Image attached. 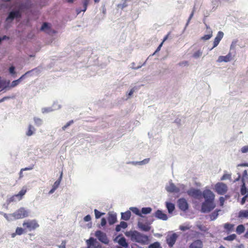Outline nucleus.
<instances>
[{
	"label": "nucleus",
	"instance_id": "nucleus-1",
	"mask_svg": "<svg viewBox=\"0 0 248 248\" xmlns=\"http://www.w3.org/2000/svg\"><path fill=\"white\" fill-rule=\"evenodd\" d=\"M131 239L133 241H135L141 244H146L149 241L148 237L140 233V232L134 231L131 232Z\"/></svg>",
	"mask_w": 248,
	"mask_h": 248
},
{
	"label": "nucleus",
	"instance_id": "nucleus-2",
	"mask_svg": "<svg viewBox=\"0 0 248 248\" xmlns=\"http://www.w3.org/2000/svg\"><path fill=\"white\" fill-rule=\"evenodd\" d=\"M215 206L214 202L205 201L202 203L201 211L202 213H208L212 210Z\"/></svg>",
	"mask_w": 248,
	"mask_h": 248
},
{
	"label": "nucleus",
	"instance_id": "nucleus-3",
	"mask_svg": "<svg viewBox=\"0 0 248 248\" xmlns=\"http://www.w3.org/2000/svg\"><path fill=\"white\" fill-rule=\"evenodd\" d=\"M215 191L219 195H224L228 190L227 186L222 182H218L215 186Z\"/></svg>",
	"mask_w": 248,
	"mask_h": 248
},
{
	"label": "nucleus",
	"instance_id": "nucleus-4",
	"mask_svg": "<svg viewBox=\"0 0 248 248\" xmlns=\"http://www.w3.org/2000/svg\"><path fill=\"white\" fill-rule=\"evenodd\" d=\"M23 226L25 230L28 229L30 231L36 229L39 226L37 221L35 220L24 221L23 223Z\"/></svg>",
	"mask_w": 248,
	"mask_h": 248
},
{
	"label": "nucleus",
	"instance_id": "nucleus-5",
	"mask_svg": "<svg viewBox=\"0 0 248 248\" xmlns=\"http://www.w3.org/2000/svg\"><path fill=\"white\" fill-rule=\"evenodd\" d=\"M28 216V212L24 208H20L12 214V216L16 219L23 218Z\"/></svg>",
	"mask_w": 248,
	"mask_h": 248
},
{
	"label": "nucleus",
	"instance_id": "nucleus-6",
	"mask_svg": "<svg viewBox=\"0 0 248 248\" xmlns=\"http://www.w3.org/2000/svg\"><path fill=\"white\" fill-rule=\"evenodd\" d=\"M187 193L189 196L195 199H200L202 197V192L199 189L191 188Z\"/></svg>",
	"mask_w": 248,
	"mask_h": 248
},
{
	"label": "nucleus",
	"instance_id": "nucleus-7",
	"mask_svg": "<svg viewBox=\"0 0 248 248\" xmlns=\"http://www.w3.org/2000/svg\"><path fill=\"white\" fill-rule=\"evenodd\" d=\"M178 238V235L176 233H173L170 235H168L166 237V242L170 248H172L175 244Z\"/></svg>",
	"mask_w": 248,
	"mask_h": 248
},
{
	"label": "nucleus",
	"instance_id": "nucleus-8",
	"mask_svg": "<svg viewBox=\"0 0 248 248\" xmlns=\"http://www.w3.org/2000/svg\"><path fill=\"white\" fill-rule=\"evenodd\" d=\"M95 235L100 241L104 244H108V240L106 233L101 231H97L95 233Z\"/></svg>",
	"mask_w": 248,
	"mask_h": 248
},
{
	"label": "nucleus",
	"instance_id": "nucleus-9",
	"mask_svg": "<svg viewBox=\"0 0 248 248\" xmlns=\"http://www.w3.org/2000/svg\"><path fill=\"white\" fill-rule=\"evenodd\" d=\"M248 175L247 171L246 170H245L243 172L242 178H241V181H242V184L241 186L240 192H241V195H246V194L247 193V188H246V185H245V178H248Z\"/></svg>",
	"mask_w": 248,
	"mask_h": 248
},
{
	"label": "nucleus",
	"instance_id": "nucleus-10",
	"mask_svg": "<svg viewBox=\"0 0 248 248\" xmlns=\"http://www.w3.org/2000/svg\"><path fill=\"white\" fill-rule=\"evenodd\" d=\"M202 196L205 199V201L214 202L215 199L214 194L209 189H206L203 191Z\"/></svg>",
	"mask_w": 248,
	"mask_h": 248
},
{
	"label": "nucleus",
	"instance_id": "nucleus-11",
	"mask_svg": "<svg viewBox=\"0 0 248 248\" xmlns=\"http://www.w3.org/2000/svg\"><path fill=\"white\" fill-rule=\"evenodd\" d=\"M21 17V13L19 10L13 11L10 12L8 17L6 18V21L9 20H13L15 18H20Z\"/></svg>",
	"mask_w": 248,
	"mask_h": 248
},
{
	"label": "nucleus",
	"instance_id": "nucleus-12",
	"mask_svg": "<svg viewBox=\"0 0 248 248\" xmlns=\"http://www.w3.org/2000/svg\"><path fill=\"white\" fill-rule=\"evenodd\" d=\"M178 205L179 209L183 211H186L188 208L187 202L184 198H181L178 200Z\"/></svg>",
	"mask_w": 248,
	"mask_h": 248
},
{
	"label": "nucleus",
	"instance_id": "nucleus-13",
	"mask_svg": "<svg viewBox=\"0 0 248 248\" xmlns=\"http://www.w3.org/2000/svg\"><path fill=\"white\" fill-rule=\"evenodd\" d=\"M202 241L200 239L194 240L189 246V248H203Z\"/></svg>",
	"mask_w": 248,
	"mask_h": 248
},
{
	"label": "nucleus",
	"instance_id": "nucleus-14",
	"mask_svg": "<svg viewBox=\"0 0 248 248\" xmlns=\"http://www.w3.org/2000/svg\"><path fill=\"white\" fill-rule=\"evenodd\" d=\"M223 35H224V33L222 31H219L218 32L217 36L216 37V38L214 39V41L213 42V46L212 48V49L216 47L218 45L220 41L223 38Z\"/></svg>",
	"mask_w": 248,
	"mask_h": 248
},
{
	"label": "nucleus",
	"instance_id": "nucleus-15",
	"mask_svg": "<svg viewBox=\"0 0 248 248\" xmlns=\"http://www.w3.org/2000/svg\"><path fill=\"white\" fill-rule=\"evenodd\" d=\"M155 216L158 219L166 220L168 219L167 215L160 210H157L155 213Z\"/></svg>",
	"mask_w": 248,
	"mask_h": 248
},
{
	"label": "nucleus",
	"instance_id": "nucleus-16",
	"mask_svg": "<svg viewBox=\"0 0 248 248\" xmlns=\"http://www.w3.org/2000/svg\"><path fill=\"white\" fill-rule=\"evenodd\" d=\"M108 220L109 225L114 224L117 221L116 214L108 213Z\"/></svg>",
	"mask_w": 248,
	"mask_h": 248
},
{
	"label": "nucleus",
	"instance_id": "nucleus-17",
	"mask_svg": "<svg viewBox=\"0 0 248 248\" xmlns=\"http://www.w3.org/2000/svg\"><path fill=\"white\" fill-rule=\"evenodd\" d=\"M166 190L169 192H175L178 193L179 192L180 189L178 187H176L173 183H171L166 187Z\"/></svg>",
	"mask_w": 248,
	"mask_h": 248
},
{
	"label": "nucleus",
	"instance_id": "nucleus-18",
	"mask_svg": "<svg viewBox=\"0 0 248 248\" xmlns=\"http://www.w3.org/2000/svg\"><path fill=\"white\" fill-rule=\"evenodd\" d=\"M35 69H32L31 70H30V71H29L27 72L25 74L23 75L19 79L13 81L12 82L11 86L14 87H15L16 85H17L19 83L20 81L24 78V77L26 75H28L32 71L35 70Z\"/></svg>",
	"mask_w": 248,
	"mask_h": 248
},
{
	"label": "nucleus",
	"instance_id": "nucleus-19",
	"mask_svg": "<svg viewBox=\"0 0 248 248\" xmlns=\"http://www.w3.org/2000/svg\"><path fill=\"white\" fill-rule=\"evenodd\" d=\"M139 228L142 231L145 232L149 231L151 229V227L147 224H144L142 222H139L138 224Z\"/></svg>",
	"mask_w": 248,
	"mask_h": 248
},
{
	"label": "nucleus",
	"instance_id": "nucleus-20",
	"mask_svg": "<svg viewBox=\"0 0 248 248\" xmlns=\"http://www.w3.org/2000/svg\"><path fill=\"white\" fill-rule=\"evenodd\" d=\"M238 217L241 219L248 218V210L240 211L238 214Z\"/></svg>",
	"mask_w": 248,
	"mask_h": 248
},
{
	"label": "nucleus",
	"instance_id": "nucleus-21",
	"mask_svg": "<svg viewBox=\"0 0 248 248\" xmlns=\"http://www.w3.org/2000/svg\"><path fill=\"white\" fill-rule=\"evenodd\" d=\"M231 59V55L230 53H229L226 56H219L218 59V62H229Z\"/></svg>",
	"mask_w": 248,
	"mask_h": 248
},
{
	"label": "nucleus",
	"instance_id": "nucleus-22",
	"mask_svg": "<svg viewBox=\"0 0 248 248\" xmlns=\"http://www.w3.org/2000/svg\"><path fill=\"white\" fill-rule=\"evenodd\" d=\"M234 225L229 223H226L224 224V229L228 232L233 231Z\"/></svg>",
	"mask_w": 248,
	"mask_h": 248
},
{
	"label": "nucleus",
	"instance_id": "nucleus-23",
	"mask_svg": "<svg viewBox=\"0 0 248 248\" xmlns=\"http://www.w3.org/2000/svg\"><path fill=\"white\" fill-rule=\"evenodd\" d=\"M119 244L124 248H127L128 246V243L126 241V239L124 237H122L119 239L118 241Z\"/></svg>",
	"mask_w": 248,
	"mask_h": 248
},
{
	"label": "nucleus",
	"instance_id": "nucleus-24",
	"mask_svg": "<svg viewBox=\"0 0 248 248\" xmlns=\"http://www.w3.org/2000/svg\"><path fill=\"white\" fill-rule=\"evenodd\" d=\"M131 215V212L129 211H127L124 213H122L121 218L124 220H128L130 218Z\"/></svg>",
	"mask_w": 248,
	"mask_h": 248
},
{
	"label": "nucleus",
	"instance_id": "nucleus-25",
	"mask_svg": "<svg viewBox=\"0 0 248 248\" xmlns=\"http://www.w3.org/2000/svg\"><path fill=\"white\" fill-rule=\"evenodd\" d=\"M207 29L209 30V34L204 35L201 38V39L204 41L208 40L210 39L212 36V31L210 29V28L207 26Z\"/></svg>",
	"mask_w": 248,
	"mask_h": 248
},
{
	"label": "nucleus",
	"instance_id": "nucleus-26",
	"mask_svg": "<svg viewBox=\"0 0 248 248\" xmlns=\"http://www.w3.org/2000/svg\"><path fill=\"white\" fill-rule=\"evenodd\" d=\"M245 231V227L243 224L239 225L236 229V232L238 234H241Z\"/></svg>",
	"mask_w": 248,
	"mask_h": 248
},
{
	"label": "nucleus",
	"instance_id": "nucleus-27",
	"mask_svg": "<svg viewBox=\"0 0 248 248\" xmlns=\"http://www.w3.org/2000/svg\"><path fill=\"white\" fill-rule=\"evenodd\" d=\"M166 207L169 213H172L175 209L174 204L171 202H167Z\"/></svg>",
	"mask_w": 248,
	"mask_h": 248
},
{
	"label": "nucleus",
	"instance_id": "nucleus-28",
	"mask_svg": "<svg viewBox=\"0 0 248 248\" xmlns=\"http://www.w3.org/2000/svg\"><path fill=\"white\" fill-rule=\"evenodd\" d=\"M35 128H34V127L31 124H30L29 125L28 130L26 132V135L28 136H31L33 134Z\"/></svg>",
	"mask_w": 248,
	"mask_h": 248
},
{
	"label": "nucleus",
	"instance_id": "nucleus-29",
	"mask_svg": "<svg viewBox=\"0 0 248 248\" xmlns=\"http://www.w3.org/2000/svg\"><path fill=\"white\" fill-rule=\"evenodd\" d=\"M130 209L131 210V211L135 214L136 215L140 216V217H142L141 212L139 210V209L137 207H131Z\"/></svg>",
	"mask_w": 248,
	"mask_h": 248
},
{
	"label": "nucleus",
	"instance_id": "nucleus-30",
	"mask_svg": "<svg viewBox=\"0 0 248 248\" xmlns=\"http://www.w3.org/2000/svg\"><path fill=\"white\" fill-rule=\"evenodd\" d=\"M152 209L151 207H143L141 209V214H150Z\"/></svg>",
	"mask_w": 248,
	"mask_h": 248
},
{
	"label": "nucleus",
	"instance_id": "nucleus-31",
	"mask_svg": "<svg viewBox=\"0 0 248 248\" xmlns=\"http://www.w3.org/2000/svg\"><path fill=\"white\" fill-rule=\"evenodd\" d=\"M219 211H220L219 210H218L217 211H215L210 215V219L211 220H214L217 218V217L218 215V212Z\"/></svg>",
	"mask_w": 248,
	"mask_h": 248
},
{
	"label": "nucleus",
	"instance_id": "nucleus-32",
	"mask_svg": "<svg viewBox=\"0 0 248 248\" xmlns=\"http://www.w3.org/2000/svg\"><path fill=\"white\" fill-rule=\"evenodd\" d=\"M62 172L60 178L54 183V185H53V187L55 188L56 189H57L58 187L60 184L62 180Z\"/></svg>",
	"mask_w": 248,
	"mask_h": 248
},
{
	"label": "nucleus",
	"instance_id": "nucleus-33",
	"mask_svg": "<svg viewBox=\"0 0 248 248\" xmlns=\"http://www.w3.org/2000/svg\"><path fill=\"white\" fill-rule=\"evenodd\" d=\"M236 238V235L235 234H232L225 237L224 239L227 241H232Z\"/></svg>",
	"mask_w": 248,
	"mask_h": 248
},
{
	"label": "nucleus",
	"instance_id": "nucleus-34",
	"mask_svg": "<svg viewBox=\"0 0 248 248\" xmlns=\"http://www.w3.org/2000/svg\"><path fill=\"white\" fill-rule=\"evenodd\" d=\"M25 228L23 229L21 227H17L16 230V233H17V235H20L25 232Z\"/></svg>",
	"mask_w": 248,
	"mask_h": 248
},
{
	"label": "nucleus",
	"instance_id": "nucleus-35",
	"mask_svg": "<svg viewBox=\"0 0 248 248\" xmlns=\"http://www.w3.org/2000/svg\"><path fill=\"white\" fill-rule=\"evenodd\" d=\"M148 248H161V247L159 242H155L149 245Z\"/></svg>",
	"mask_w": 248,
	"mask_h": 248
},
{
	"label": "nucleus",
	"instance_id": "nucleus-36",
	"mask_svg": "<svg viewBox=\"0 0 248 248\" xmlns=\"http://www.w3.org/2000/svg\"><path fill=\"white\" fill-rule=\"evenodd\" d=\"M191 226L189 224H187L186 225H181L179 227V229L182 231H185L186 230H188L190 229Z\"/></svg>",
	"mask_w": 248,
	"mask_h": 248
},
{
	"label": "nucleus",
	"instance_id": "nucleus-37",
	"mask_svg": "<svg viewBox=\"0 0 248 248\" xmlns=\"http://www.w3.org/2000/svg\"><path fill=\"white\" fill-rule=\"evenodd\" d=\"M34 121L37 126H40L42 124V120L40 118L34 117Z\"/></svg>",
	"mask_w": 248,
	"mask_h": 248
},
{
	"label": "nucleus",
	"instance_id": "nucleus-38",
	"mask_svg": "<svg viewBox=\"0 0 248 248\" xmlns=\"http://www.w3.org/2000/svg\"><path fill=\"white\" fill-rule=\"evenodd\" d=\"M33 169V166H31L28 168H22L21 169L19 173V177L22 178L23 177L22 172L25 170H31Z\"/></svg>",
	"mask_w": 248,
	"mask_h": 248
},
{
	"label": "nucleus",
	"instance_id": "nucleus-39",
	"mask_svg": "<svg viewBox=\"0 0 248 248\" xmlns=\"http://www.w3.org/2000/svg\"><path fill=\"white\" fill-rule=\"evenodd\" d=\"M88 247H91L93 246L94 243V239L93 237L90 238L88 240L86 241Z\"/></svg>",
	"mask_w": 248,
	"mask_h": 248
},
{
	"label": "nucleus",
	"instance_id": "nucleus-40",
	"mask_svg": "<svg viewBox=\"0 0 248 248\" xmlns=\"http://www.w3.org/2000/svg\"><path fill=\"white\" fill-rule=\"evenodd\" d=\"M26 192V190H21L18 194H16L15 195V196L17 197H19V200H21V198H22V197L25 195V193Z\"/></svg>",
	"mask_w": 248,
	"mask_h": 248
},
{
	"label": "nucleus",
	"instance_id": "nucleus-41",
	"mask_svg": "<svg viewBox=\"0 0 248 248\" xmlns=\"http://www.w3.org/2000/svg\"><path fill=\"white\" fill-rule=\"evenodd\" d=\"M95 216L96 218H99L101 217V216L103 215H104L105 213H101L99 211H98L97 209H94V210Z\"/></svg>",
	"mask_w": 248,
	"mask_h": 248
},
{
	"label": "nucleus",
	"instance_id": "nucleus-42",
	"mask_svg": "<svg viewBox=\"0 0 248 248\" xmlns=\"http://www.w3.org/2000/svg\"><path fill=\"white\" fill-rule=\"evenodd\" d=\"M202 55V52L201 50H199L194 53V54H193V57L195 58H198L200 57H201Z\"/></svg>",
	"mask_w": 248,
	"mask_h": 248
},
{
	"label": "nucleus",
	"instance_id": "nucleus-43",
	"mask_svg": "<svg viewBox=\"0 0 248 248\" xmlns=\"http://www.w3.org/2000/svg\"><path fill=\"white\" fill-rule=\"evenodd\" d=\"M231 178V175L230 174H224L221 177L220 180H224L226 179H230Z\"/></svg>",
	"mask_w": 248,
	"mask_h": 248
},
{
	"label": "nucleus",
	"instance_id": "nucleus-44",
	"mask_svg": "<svg viewBox=\"0 0 248 248\" xmlns=\"http://www.w3.org/2000/svg\"><path fill=\"white\" fill-rule=\"evenodd\" d=\"M197 228L202 231L206 232L207 229L205 226L202 225H197Z\"/></svg>",
	"mask_w": 248,
	"mask_h": 248
},
{
	"label": "nucleus",
	"instance_id": "nucleus-45",
	"mask_svg": "<svg viewBox=\"0 0 248 248\" xmlns=\"http://www.w3.org/2000/svg\"><path fill=\"white\" fill-rule=\"evenodd\" d=\"M88 3L89 0H84L83 2L84 9L82 10V11L85 12L86 10Z\"/></svg>",
	"mask_w": 248,
	"mask_h": 248
},
{
	"label": "nucleus",
	"instance_id": "nucleus-46",
	"mask_svg": "<svg viewBox=\"0 0 248 248\" xmlns=\"http://www.w3.org/2000/svg\"><path fill=\"white\" fill-rule=\"evenodd\" d=\"M119 225L123 229H125L127 227V223L124 221H121Z\"/></svg>",
	"mask_w": 248,
	"mask_h": 248
},
{
	"label": "nucleus",
	"instance_id": "nucleus-47",
	"mask_svg": "<svg viewBox=\"0 0 248 248\" xmlns=\"http://www.w3.org/2000/svg\"><path fill=\"white\" fill-rule=\"evenodd\" d=\"M248 196L247 195H245V196L243 197L241 201V204L243 205L247 200V198Z\"/></svg>",
	"mask_w": 248,
	"mask_h": 248
},
{
	"label": "nucleus",
	"instance_id": "nucleus-48",
	"mask_svg": "<svg viewBox=\"0 0 248 248\" xmlns=\"http://www.w3.org/2000/svg\"><path fill=\"white\" fill-rule=\"evenodd\" d=\"M15 68L14 66H12L10 67L9 68V72L10 73V74H11L12 75H14L16 74V72H15Z\"/></svg>",
	"mask_w": 248,
	"mask_h": 248
},
{
	"label": "nucleus",
	"instance_id": "nucleus-49",
	"mask_svg": "<svg viewBox=\"0 0 248 248\" xmlns=\"http://www.w3.org/2000/svg\"><path fill=\"white\" fill-rule=\"evenodd\" d=\"M48 28V24L46 22H45L43 24L41 30L42 31L45 30L46 29H47Z\"/></svg>",
	"mask_w": 248,
	"mask_h": 248
},
{
	"label": "nucleus",
	"instance_id": "nucleus-50",
	"mask_svg": "<svg viewBox=\"0 0 248 248\" xmlns=\"http://www.w3.org/2000/svg\"><path fill=\"white\" fill-rule=\"evenodd\" d=\"M73 123V120L69 121L62 127V129L64 130L67 127H68Z\"/></svg>",
	"mask_w": 248,
	"mask_h": 248
},
{
	"label": "nucleus",
	"instance_id": "nucleus-51",
	"mask_svg": "<svg viewBox=\"0 0 248 248\" xmlns=\"http://www.w3.org/2000/svg\"><path fill=\"white\" fill-rule=\"evenodd\" d=\"M241 152L246 153L248 152V146H245L241 148Z\"/></svg>",
	"mask_w": 248,
	"mask_h": 248
},
{
	"label": "nucleus",
	"instance_id": "nucleus-52",
	"mask_svg": "<svg viewBox=\"0 0 248 248\" xmlns=\"http://www.w3.org/2000/svg\"><path fill=\"white\" fill-rule=\"evenodd\" d=\"M149 160H150L149 158H146V159L143 160L142 161L140 162L139 164L140 165L146 164V163H148V162L149 161Z\"/></svg>",
	"mask_w": 248,
	"mask_h": 248
},
{
	"label": "nucleus",
	"instance_id": "nucleus-53",
	"mask_svg": "<svg viewBox=\"0 0 248 248\" xmlns=\"http://www.w3.org/2000/svg\"><path fill=\"white\" fill-rule=\"evenodd\" d=\"M137 88L136 87H134L132 89H131V90H130V91L129 92V93H128V97L131 96L133 94L134 92H135V90H137Z\"/></svg>",
	"mask_w": 248,
	"mask_h": 248
},
{
	"label": "nucleus",
	"instance_id": "nucleus-54",
	"mask_svg": "<svg viewBox=\"0 0 248 248\" xmlns=\"http://www.w3.org/2000/svg\"><path fill=\"white\" fill-rule=\"evenodd\" d=\"M91 220V217L90 215H88L84 217V220L86 222L89 221Z\"/></svg>",
	"mask_w": 248,
	"mask_h": 248
},
{
	"label": "nucleus",
	"instance_id": "nucleus-55",
	"mask_svg": "<svg viewBox=\"0 0 248 248\" xmlns=\"http://www.w3.org/2000/svg\"><path fill=\"white\" fill-rule=\"evenodd\" d=\"M106 223H107L106 219L104 217L102 218L101 219V225L102 226H104L106 225Z\"/></svg>",
	"mask_w": 248,
	"mask_h": 248
},
{
	"label": "nucleus",
	"instance_id": "nucleus-56",
	"mask_svg": "<svg viewBox=\"0 0 248 248\" xmlns=\"http://www.w3.org/2000/svg\"><path fill=\"white\" fill-rule=\"evenodd\" d=\"M224 201H225V200L223 197H220L219 202H220V204L221 206H223L224 202Z\"/></svg>",
	"mask_w": 248,
	"mask_h": 248
},
{
	"label": "nucleus",
	"instance_id": "nucleus-57",
	"mask_svg": "<svg viewBox=\"0 0 248 248\" xmlns=\"http://www.w3.org/2000/svg\"><path fill=\"white\" fill-rule=\"evenodd\" d=\"M121 228H122L121 227V226H120L119 225H118L116 227L115 230L116 231V232H119L121 231Z\"/></svg>",
	"mask_w": 248,
	"mask_h": 248
},
{
	"label": "nucleus",
	"instance_id": "nucleus-58",
	"mask_svg": "<svg viewBox=\"0 0 248 248\" xmlns=\"http://www.w3.org/2000/svg\"><path fill=\"white\" fill-rule=\"evenodd\" d=\"M163 44V42H162V43L159 45V46H158V47L157 48V49H156V51H155V52H157V51H159L160 50V48H161V46H162Z\"/></svg>",
	"mask_w": 248,
	"mask_h": 248
},
{
	"label": "nucleus",
	"instance_id": "nucleus-59",
	"mask_svg": "<svg viewBox=\"0 0 248 248\" xmlns=\"http://www.w3.org/2000/svg\"><path fill=\"white\" fill-rule=\"evenodd\" d=\"M170 34V33L169 32L167 35H166L164 37V39H163V41L162 42H163V43H164V42H165V41H166V40L168 38V37H169V36Z\"/></svg>",
	"mask_w": 248,
	"mask_h": 248
},
{
	"label": "nucleus",
	"instance_id": "nucleus-60",
	"mask_svg": "<svg viewBox=\"0 0 248 248\" xmlns=\"http://www.w3.org/2000/svg\"><path fill=\"white\" fill-rule=\"evenodd\" d=\"M56 189L52 186V188L49 191V193H53Z\"/></svg>",
	"mask_w": 248,
	"mask_h": 248
},
{
	"label": "nucleus",
	"instance_id": "nucleus-61",
	"mask_svg": "<svg viewBox=\"0 0 248 248\" xmlns=\"http://www.w3.org/2000/svg\"><path fill=\"white\" fill-rule=\"evenodd\" d=\"M16 197V196H15V195L13 196V197H12L10 199L9 201H10V202L15 201V198Z\"/></svg>",
	"mask_w": 248,
	"mask_h": 248
},
{
	"label": "nucleus",
	"instance_id": "nucleus-62",
	"mask_svg": "<svg viewBox=\"0 0 248 248\" xmlns=\"http://www.w3.org/2000/svg\"><path fill=\"white\" fill-rule=\"evenodd\" d=\"M240 177H241V175L240 174H239L238 178H237L235 179V181H238L240 179Z\"/></svg>",
	"mask_w": 248,
	"mask_h": 248
},
{
	"label": "nucleus",
	"instance_id": "nucleus-63",
	"mask_svg": "<svg viewBox=\"0 0 248 248\" xmlns=\"http://www.w3.org/2000/svg\"><path fill=\"white\" fill-rule=\"evenodd\" d=\"M245 237L246 238H248V230L246 232L245 234Z\"/></svg>",
	"mask_w": 248,
	"mask_h": 248
},
{
	"label": "nucleus",
	"instance_id": "nucleus-64",
	"mask_svg": "<svg viewBox=\"0 0 248 248\" xmlns=\"http://www.w3.org/2000/svg\"><path fill=\"white\" fill-rule=\"evenodd\" d=\"M16 235H17V233H16V232L14 233H13L11 234L12 237H15L16 236Z\"/></svg>",
	"mask_w": 248,
	"mask_h": 248
}]
</instances>
